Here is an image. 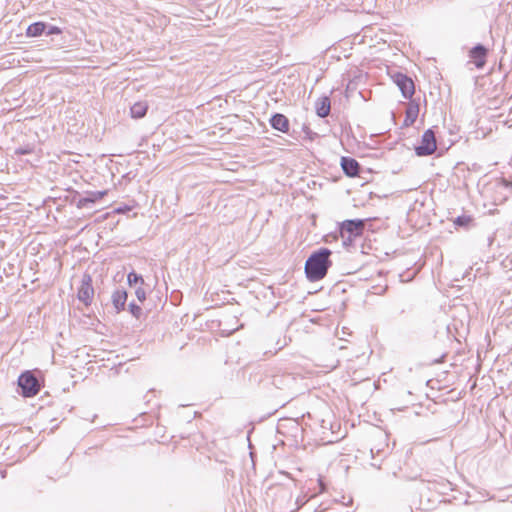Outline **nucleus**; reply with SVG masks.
<instances>
[{
    "instance_id": "f257e3e1",
    "label": "nucleus",
    "mask_w": 512,
    "mask_h": 512,
    "mask_svg": "<svg viewBox=\"0 0 512 512\" xmlns=\"http://www.w3.org/2000/svg\"><path fill=\"white\" fill-rule=\"evenodd\" d=\"M331 251L327 248H322L314 252L305 263V273L310 281H318L324 278L327 274L328 268L331 265L329 256Z\"/></svg>"
},
{
    "instance_id": "f03ea898",
    "label": "nucleus",
    "mask_w": 512,
    "mask_h": 512,
    "mask_svg": "<svg viewBox=\"0 0 512 512\" xmlns=\"http://www.w3.org/2000/svg\"><path fill=\"white\" fill-rule=\"evenodd\" d=\"M18 385L24 397H33L40 390V383L31 371H26L19 376Z\"/></svg>"
},
{
    "instance_id": "7ed1b4c3",
    "label": "nucleus",
    "mask_w": 512,
    "mask_h": 512,
    "mask_svg": "<svg viewBox=\"0 0 512 512\" xmlns=\"http://www.w3.org/2000/svg\"><path fill=\"white\" fill-rule=\"evenodd\" d=\"M437 148L435 134L431 129L426 130L421 138L420 144L415 148L418 156L431 155Z\"/></svg>"
},
{
    "instance_id": "20e7f679",
    "label": "nucleus",
    "mask_w": 512,
    "mask_h": 512,
    "mask_svg": "<svg viewBox=\"0 0 512 512\" xmlns=\"http://www.w3.org/2000/svg\"><path fill=\"white\" fill-rule=\"evenodd\" d=\"M394 83L400 89L402 95L406 99H410L415 93V86L413 80L403 73H395L392 76Z\"/></svg>"
},
{
    "instance_id": "39448f33",
    "label": "nucleus",
    "mask_w": 512,
    "mask_h": 512,
    "mask_svg": "<svg viewBox=\"0 0 512 512\" xmlns=\"http://www.w3.org/2000/svg\"><path fill=\"white\" fill-rule=\"evenodd\" d=\"M93 296L92 277L89 274H84L81 280V286L78 289V299L85 305H88L91 303Z\"/></svg>"
},
{
    "instance_id": "423d86ee",
    "label": "nucleus",
    "mask_w": 512,
    "mask_h": 512,
    "mask_svg": "<svg viewBox=\"0 0 512 512\" xmlns=\"http://www.w3.org/2000/svg\"><path fill=\"white\" fill-rule=\"evenodd\" d=\"M364 228V222L362 220H346L343 222L341 227L342 237L347 233L349 237L359 236Z\"/></svg>"
},
{
    "instance_id": "0eeeda50",
    "label": "nucleus",
    "mask_w": 512,
    "mask_h": 512,
    "mask_svg": "<svg viewBox=\"0 0 512 512\" xmlns=\"http://www.w3.org/2000/svg\"><path fill=\"white\" fill-rule=\"evenodd\" d=\"M488 54L487 48H485L483 45L478 44L475 47H473L469 52V57L474 62L475 66L478 69H481L484 67L486 63V57Z\"/></svg>"
},
{
    "instance_id": "6e6552de",
    "label": "nucleus",
    "mask_w": 512,
    "mask_h": 512,
    "mask_svg": "<svg viewBox=\"0 0 512 512\" xmlns=\"http://www.w3.org/2000/svg\"><path fill=\"white\" fill-rule=\"evenodd\" d=\"M341 167L344 173L349 177L357 176L360 170L359 163L350 157H342Z\"/></svg>"
},
{
    "instance_id": "1a4fd4ad",
    "label": "nucleus",
    "mask_w": 512,
    "mask_h": 512,
    "mask_svg": "<svg viewBox=\"0 0 512 512\" xmlns=\"http://www.w3.org/2000/svg\"><path fill=\"white\" fill-rule=\"evenodd\" d=\"M270 124L274 129L279 130L283 133H286L289 130L288 118L280 113H276L271 117Z\"/></svg>"
},
{
    "instance_id": "9d476101",
    "label": "nucleus",
    "mask_w": 512,
    "mask_h": 512,
    "mask_svg": "<svg viewBox=\"0 0 512 512\" xmlns=\"http://www.w3.org/2000/svg\"><path fill=\"white\" fill-rule=\"evenodd\" d=\"M127 300V292L122 289H117L112 294V302L117 312L124 309Z\"/></svg>"
},
{
    "instance_id": "9b49d317",
    "label": "nucleus",
    "mask_w": 512,
    "mask_h": 512,
    "mask_svg": "<svg viewBox=\"0 0 512 512\" xmlns=\"http://www.w3.org/2000/svg\"><path fill=\"white\" fill-rule=\"evenodd\" d=\"M316 113L319 117L324 118L330 113V99L328 97H321L315 104Z\"/></svg>"
},
{
    "instance_id": "f8f14e48",
    "label": "nucleus",
    "mask_w": 512,
    "mask_h": 512,
    "mask_svg": "<svg viewBox=\"0 0 512 512\" xmlns=\"http://www.w3.org/2000/svg\"><path fill=\"white\" fill-rule=\"evenodd\" d=\"M147 109H148V105L146 102L140 101V102L134 103L132 105V107L130 108V113H131L132 118L139 119V118L144 117L147 112Z\"/></svg>"
},
{
    "instance_id": "ddd939ff",
    "label": "nucleus",
    "mask_w": 512,
    "mask_h": 512,
    "mask_svg": "<svg viewBox=\"0 0 512 512\" xmlns=\"http://www.w3.org/2000/svg\"><path fill=\"white\" fill-rule=\"evenodd\" d=\"M46 28L47 26L45 23L35 22L28 26L26 33L29 37H37L42 35L45 32Z\"/></svg>"
},
{
    "instance_id": "4468645a",
    "label": "nucleus",
    "mask_w": 512,
    "mask_h": 512,
    "mask_svg": "<svg viewBox=\"0 0 512 512\" xmlns=\"http://www.w3.org/2000/svg\"><path fill=\"white\" fill-rule=\"evenodd\" d=\"M419 107L418 105L410 104L406 110L405 124L411 125L415 122L418 117Z\"/></svg>"
},
{
    "instance_id": "2eb2a0df",
    "label": "nucleus",
    "mask_w": 512,
    "mask_h": 512,
    "mask_svg": "<svg viewBox=\"0 0 512 512\" xmlns=\"http://www.w3.org/2000/svg\"><path fill=\"white\" fill-rule=\"evenodd\" d=\"M128 282H129L130 285L137 284L138 282L143 284L144 280H143L142 276L138 275L137 273L130 272L128 274Z\"/></svg>"
},
{
    "instance_id": "dca6fc26",
    "label": "nucleus",
    "mask_w": 512,
    "mask_h": 512,
    "mask_svg": "<svg viewBox=\"0 0 512 512\" xmlns=\"http://www.w3.org/2000/svg\"><path fill=\"white\" fill-rule=\"evenodd\" d=\"M34 151V147L31 145H26L25 147H19L15 150L16 155H26L31 154Z\"/></svg>"
},
{
    "instance_id": "f3484780",
    "label": "nucleus",
    "mask_w": 512,
    "mask_h": 512,
    "mask_svg": "<svg viewBox=\"0 0 512 512\" xmlns=\"http://www.w3.org/2000/svg\"><path fill=\"white\" fill-rule=\"evenodd\" d=\"M472 221L469 216H459L455 219L454 223L458 226H467Z\"/></svg>"
},
{
    "instance_id": "a211bd4d",
    "label": "nucleus",
    "mask_w": 512,
    "mask_h": 512,
    "mask_svg": "<svg viewBox=\"0 0 512 512\" xmlns=\"http://www.w3.org/2000/svg\"><path fill=\"white\" fill-rule=\"evenodd\" d=\"M129 310H130L131 314L133 316H135L137 319L140 318V316L142 314V309L140 306H138L134 303H131V304H129Z\"/></svg>"
},
{
    "instance_id": "6ab92c4d",
    "label": "nucleus",
    "mask_w": 512,
    "mask_h": 512,
    "mask_svg": "<svg viewBox=\"0 0 512 512\" xmlns=\"http://www.w3.org/2000/svg\"><path fill=\"white\" fill-rule=\"evenodd\" d=\"M105 194H106L105 191L94 192V193H92V197L84 198L82 201L83 202H95L96 200L101 199Z\"/></svg>"
},
{
    "instance_id": "aec40b11",
    "label": "nucleus",
    "mask_w": 512,
    "mask_h": 512,
    "mask_svg": "<svg viewBox=\"0 0 512 512\" xmlns=\"http://www.w3.org/2000/svg\"><path fill=\"white\" fill-rule=\"evenodd\" d=\"M135 293L139 301L142 302L146 299V293L143 288H138Z\"/></svg>"
},
{
    "instance_id": "412c9836",
    "label": "nucleus",
    "mask_w": 512,
    "mask_h": 512,
    "mask_svg": "<svg viewBox=\"0 0 512 512\" xmlns=\"http://www.w3.org/2000/svg\"><path fill=\"white\" fill-rule=\"evenodd\" d=\"M47 28H48V30L46 32L47 35H54V34H60L61 33L60 28H58L56 26H48Z\"/></svg>"
},
{
    "instance_id": "4be33fe9",
    "label": "nucleus",
    "mask_w": 512,
    "mask_h": 512,
    "mask_svg": "<svg viewBox=\"0 0 512 512\" xmlns=\"http://www.w3.org/2000/svg\"><path fill=\"white\" fill-rule=\"evenodd\" d=\"M308 500L305 499L304 497L303 498H297L296 500V504H297V509H299L300 507H302Z\"/></svg>"
},
{
    "instance_id": "5701e85b",
    "label": "nucleus",
    "mask_w": 512,
    "mask_h": 512,
    "mask_svg": "<svg viewBox=\"0 0 512 512\" xmlns=\"http://www.w3.org/2000/svg\"><path fill=\"white\" fill-rule=\"evenodd\" d=\"M319 485L321 487V491H324L325 490V486H324L322 480H319Z\"/></svg>"
}]
</instances>
